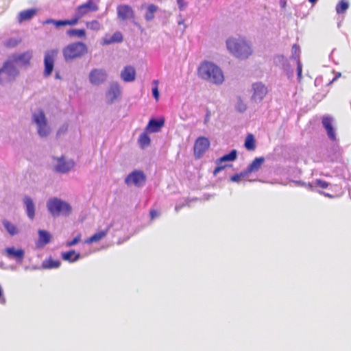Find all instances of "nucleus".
I'll return each mask as SVG.
<instances>
[{
    "mask_svg": "<svg viewBox=\"0 0 351 351\" xmlns=\"http://www.w3.org/2000/svg\"><path fill=\"white\" fill-rule=\"evenodd\" d=\"M146 182V176L141 170H134L125 178V183L127 185L134 184L136 187L143 186Z\"/></svg>",
    "mask_w": 351,
    "mask_h": 351,
    "instance_id": "1a4fd4ad",
    "label": "nucleus"
},
{
    "mask_svg": "<svg viewBox=\"0 0 351 351\" xmlns=\"http://www.w3.org/2000/svg\"><path fill=\"white\" fill-rule=\"evenodd\" d=\"M138 143L141 147L144 148L150 144V138L147 132L141 134L138 138Z\"/></svg>",
    "mask_w": 351,
    "mask_h": 351,
    "instance_id": "473e14b6",
    "label": "nucleus"
},
{
    "mask_svg": "<svg viewBox=\"0 0 351 351\" xmlns=\"http://www.w3.org/2000/svg\"><path fill=\"white\" fill-rule=\"evenodd\" d=\"M56 163L53 166V171L56 173L65 174L75 167V162L72 159H66L64 156L53 157Z\"/></svg>",
    "mask_w": 351,
    "mask_h": 351,
    "instance_id": "0eeeda50",
    "label": "nucleus"
},
{
    "mask_svg": "<svg viewBox=\"0 0 351 351\" xmlns=\"http://www.w3.org/2000/svg\"><path fill=\"white\" fill-rule=\"evenodd\" d=\"M225 167V166H218L217 167H216L213 171V173L214 175H217L219 172H220L223 168Z\"/></svg>",
    "mask_w": 351,
    "mask_h": 351,
    "instance_id": "3c124183",
    "label": "nucleus"
},
{
    "mask_svg": "<svg viewBox=\"0 0 351 351\" xmlns=\"http://www.w3.org/2000/svg\"><path fill=\"white\" fill-rule=\"evenodd\" d=\"M294 59L297 62V73H298V80H300L302 77V65L299 59L297 57H295Z\"/></svg>",
    "mask_w": 351,
    "mask_h": 351,
    "instance_id": "79ce46f5",
    "label": "nucleus"
},
{
    "mask_svg": "<svg viewBox=\"0 0 351 351\" xmlns=\"http://www.w3.org/2000/svg\"><path fill=\"white\" fill-rule=\"evenodd\" d=\"M341 75V73H337L335 77L333 78V80L330 82V83L335 82V80H337L339 77H340Z\"/></svg>",
    "mask_w": 351,
    "mask_h": 351,
    "instance_id": "864d4df0",
    "label": "nucleus"
},
{
    "mask_svg": "<svg viewBox=\"0 0 351 351\" xmlns=\"http://www.w3.org/2000/svg\"><path fill=\"white\" fill-rule=\"evenodd\" d=\"M7 256L10 259H14L16 263H21L25 256V251L23 249H16L9 247L5 249Z\"/></svg>",
    "mask_w": 351,
    "mask_h": 351,
    "instance_id": "a211bd4d",
    "label": "nucleus"
},
{
    "mask_svg": "<svg viewBox=\"0 0 351 351\" xmlns=\"http://www.w3.org/2000/svg\"><path fill=\"white\" fill-rule=\"evenodd\" d=\"M264 160H265V159L263 157L256 158L249 165V166L245 171L247 172V173L248 175L250 173L256 172L260 169V167H261L263 163L264 162Z\"/></svg>",
    "mask_w": 351,
    "mask_h": 351,
    "instance_id": "393cba45",
    "label": "nucleus"
},
{
    "mask_svg": "<svg viewBox=\"0 0 351 351\" xmlns=\"http://www.w3.org/2000/svg\"><path fill=\"white\" fill-rule=\"evenodd\" d=\"M61 265V262L58 260L49 258L43 262L42 267L44 269H51L58 268Z\"/></svg>",
    "mask_w": 351,
    "mask_h": 351,
    "instance_id": "cd10ccee",
    "label": "nucleus"
},
{
    "mask_svg": "<svg viewBox=\"0 0 351 351\" xmlns=\"http://www.w3.org/2000/svg\"><path fill=\"white\" fill-rule=\"evenodd\" d=\"M80 241V235H77L75 238H73L71 241H68L66 243V246L71 247V246L75 245L77 243H78Z\"/></svg>",
    "mask_w": 351,
    "mask_h": 351,
    "instance_id": "a18cd8bd",
    "label": "nucleus"
},
{
    "mask_svg": "<svg viewBox=\"0 0 351 351\" xmlns=\"http://www.w3.org/2000/svg\"><path fill=\"white\" fill-rule=\"evenodd\" d=\"M252 100L255 103H261L268 93L267 87L262 82H255L252 85Z\"/></svg>",
    "mask_w": 351,
    "mask_h": 351,
    "instance_id": "9d476101",
    "label": "nucleus"
},
{
    "mask_svg": "<svg viewBox=\"0 0 351 351\" xmlns=\"http://www.w3.org/2000/svg\"><path fill=\"white\" fill-rule=\"evenodd\" d=\"M66 35L71 38H84L86 36V31L84 29H70L66 31Z\"/></svg>",
    "mask_w": 351,
    "mask_h": 351,
    "instance_id": "7c9ffc66",
    "label": "nucleus"
},
{
    "mask_svg": "<svg viewBox=\"0 0 351 351\" xmlns=\"http://www.w3.org/2000/svg\"><path fill=\"white\" fill-rule=\"evenodd\" d=\"M322 125L326 131L328 137L332 141H337L335 128L333 127V119L330 116L322 117Z\"/></svg>",
    "mask_w": 351,
    "mask_h": 351,
    "instance_id": "f3484780",
    "label": "nucleus"
},
{
    "mask_svg": "<svg viewBox=\"0 0 351 351\" xmlns=\"http://www.w3.org/2000/svg\"><path fill=\"white\" fill-rule=\"evenodd\" d=\"M112 226H113V223H112L108 224L104 230H100V231H98V232H95L91 237H90L89 238L86 239L85 243L90 244V243H96V242L100 241L101 239H102L103 238H104L107 235L109 230Z\"/></svg>",
    "mask_w": 351,
    "mask_h": 351,
    "instance_id": "aec40b11",
    "label": "nucleus"
},
{
    "mask_svg": "<svg viewBox=\"0 0 351 351\" xmlns=\"http://www.w3.org/2000/svg\"><path fill=\"white\" fill-rule=\"evenodd\" d=\"M86 27L91 30L97 31L100 29L101 25L98 21L93 20V21L87 22Z\"/></svg>",
    "mask_w": 351,
    "mask_h": 351,
    "instance_id": "ea45409f",
    "label": "nucleus"
},
{
    "mask_svg": "<svg viewBox=\"0 0 351 351\" xmlns=\"http://www.w3.org/2000/svg\"><path fill=\"white\" fill-rule=\"evenodd\" d=\"M197 75L201 79L216 85H220L224 81L221 69L215 64L208 61H204L200 64L197 69Z\"/></svg>",
    "mask_w": 351,
    "mask_h": 351,
    "instance_id": "f03ea898",
    "label": "nucleus"
},
{
    "mask_svg": "<svg viewBox=\"0 0 351 351\" xmlns=\"http://www.w3.org/2000/svg\"><path fill=\"white\" fill-rule=\"evenodd\" d=\"M245 147L247 150H254L255 149V140L252 134L247 136L245 141Z\"/></svg>",
    "mask_w": 351,
    "mask_h": 351,
    "instance_id": "f704fd0d",
    "label": "nucleus"
},
{
    "mask_svg": "<svg viewBox=\"0 0 351 351\" xmlns=\"http://www.w3.org/2000/svg\"><path fill=\"white\" fill-rule=\"evenodd\" d=\"M32 122L37 125V132L39 136L43 138L50 133V128L47 125V121L44 112L38 110L32 114Z\"/></svg>",
    "mask_w": 351,
    "mask_h": 351,
    "instance_id": "423d86ee",
    "label": "nucleus"
},
{
    "mask_svg": "<svg viewBox=\"0 0 351 351\" xmlns=\"http://www.w3.org/2000/svg\"><path fill=\"white\" fill-rule=\"evenodd\" d=\"M57 20L53 19H48L45 20L43 23L44 24H53V25L56 24Z\"/></svg>",
    "mask_w": 351,
    "mask_h": 351,
    "instance_id": "8fccbe9b",
    "label": "nucleus"
},
{
    "mask_svg": "<svg viewBox=\"0 0 351 351\" xmlns=\"http://www.w3.org/2000/svg\"><path fill=\"white\" fill-rule=\"evenodd\" d=\"M56 27L66 26L65 25V20H57L56 24L54 25Z\"/></svg>",
    "mask_w": 351,
    "mask_h": 351,
    "instance_id": "09e8293b",
    "label": "nucleus"
},
{
    "mask_svg": "<svg viewBox=\"0 0 351 351\" xmlns=\"http://www.w3.org/2000/svg\"><path fill=\"white\" fill-rule=\"evenodd\" d=\"M99 9V7L95 4L93 0H88L85 3L78 5L75 12L82 18L84 16L89 12H96Z\"/></svg>",
    "mask_w": 351,
    "mask_h": 351,
    "instance_id": "dca6fc26",
    "label": "nucleus"
},
{
    "mask_svg": "<svg viewBox=\"0 0 351 351\" xmlns=\"http://www.w3.org/2000/svg\"><path fill=\"white\" fill-rule=\"evenodd\" d=\"M23 202L25 206V210L27 217L32 220L35 217V204L32 199L27 195H25L23 199Z\"/></svg>",
    "mask_w": 351,
    "mask_h": 351,
    "instance_id": "412c9836",
    "label": "nucleus"
},
{
    "mask_svg": "<svg viewBox=\"0 0 351 351\" xmlns=\"http://www.w3.org/2000/svg\"><path fill=\"white\" fill-rule=\"evenodd\" d=\"M55 78L56 80H60L62 78L59 72H56Z\"/></svg>",
    "mask_w": 351,
    "mask_h": 351,
    "instance_id": "5fc2aeb1",
    "label": "nucleus"
},
{
    "mask_svg": "<svg viewBox=\"0 0 351 351\" xmlns=\"http://www.w3.org/2000/svg\"><path fill=\"white\" fill-rule=\"evenodd\" d=\"M150 218L152 220L159 216V213L156 210H151L149 212Z\"/></svg>",
    "mask_w": 351,
    "mask_h": 351,
    "instance_id": "de8ad7c7",
    "label": "nucleus"
},
{
    "mask_svg": "<svg viewBox=\"0 0 351 351\" xmlns=\"http://www.w3.org/2000/svg\"><path fill=\"white\" fill-rule=\"evenodd\" d=\"M123 40L121 32L117 31L110 37H105L103 38L102 44L104 45H109L112 43H120Z\"/></svg>",
    "mask_w": 351,
    "mask_h": 351,
    "instance_id": "5701e85b",
    "label": "nucleus"
},
{
    "mask_svg": "<svg viewBox=\"0 0 351 351\" xmlns=\"http://www.w3.org/2000/svg\"><path fill=\"white\" fill-rule=\"evenodd\" d=\"M235 108L240 112H243L247 109V106L241 97H238L235 104Z\"/></svg>",
    "mask_w": 351,
    "mask_h": 351,
    "instance_id": "4c0bfd02",
    "label": "nucleus"
},
{
    "mask_svg": "<svg viewBox=\"0 0 351 351\" xmlns=\"http://www.w3.org/2000/svg\"><path fill=\"white\" fill-rule=\"evenodd\" d=\"M163 125L162 119H151L145 128V131L151 133L158 132Z\"/></svg>",
    "mask_w": 351,
    "mask_h": 351,
    "instance_id": "4be33fe9",
    "label": "nucleus"
},
{
    "mask_svg": "<svg viewBox=\"0 0 351 351\" xmlns=\"http://www.w3.org/2000/svg\"><path fill=\"white\" fill-rule=\"evenodd\" d=\"M249 175L247 173V172L244 170L243 171L241 172L240 173H237L233 175L230 177V181L233 182H239L242 179L247 177Z\"/></svg>",
    "mask_w": 351,
    "mask_h": 351,
    "instance_id": "c9c22d12",
    "label": "nucleus"
},
{
    "mask_svg": "<svg viewBox=\"0 0 351 351\" xmlns=\"http://www.w3.org/2000/svg\"><path fill=\"white\" fill-rule=\"evenodd\" d=\"M349 8V3L346 0H341L336 5V12L337 14L344 13Z\"/></svg>",
    "mask_w": 351,
    "mask_h": 351,
    "instance_id": "72a5a7b5",
    "label": "nucleus"
},
{
    "mask_svg": "<svg viewBox=\"0 0 351 351\" xmlns=\"http://www.w3.org/2000/svg\"><path fill=\"white\" fill-rule=\"evenodd\" d=\"M316 184L317 186L322 188V189H326L328 186V182H326V181L322 180H317Z\"/></svg>",
    "mask_w": 351,
    "mask_h": 351,
    "instance_id": "49530a36",
    "label": "nucleus"
},
{
    "mask_svg": "<svg viewBox=\"0 0 351 351\" xmlns=\"http://www.w3.org/2000/svg\"><path fill=\"white\" fill-rule=\"evenodd\" d=\"M38 10L36 8H31L23 10L19 12L18 20L20 23L32 19L37 13Z\"/></svg>",
    "mask_w": 351,
    "mask_h": 351,
    "instance_id": "b1692460",
    "label": "nucleus"
},
{
    "mask_svg": "<svg viewBox=\"0 0 351 351\" xmlns=\"http://www.w3.org/2000/svg\"><path fill=\"white\" fill-rule=\"evenodd\" d=\"M38 233L39 241L42 243L43 245H46L50 242L51 236L49 232L45 230H39Z\"/></svg>",
    "mask_w": 351,
    "mask_h": 351,
    "instance_id": "2f4dec72",
    "label": "nucleus"
},
{
    "mask_svg": "<svg viewBox=\"0 0 351 351\" xmlns=\"http://www.w3.org/2000/svg\"><path fill=\"white\" fill-rule=\"evenodd\" d=\"M19 74V70L12 61H5L0 68V84H4L14 80Z\"/></svg>",
    "mask_w": 351,
    "mask_h": 351,
    "instance_id": "39448f33",
    "label": "nucleus"
},
{
    "mask_svg": "<svg viewBox=\"0 0 351 351\" xmlns=\"http://www.w3.org/2000/svg\"><path fill=\"white\" fill-rule=\"evenodd\" d=\"M187 15L186 16H184V15H182L180 14V20H178L177 19V32L179 30H180L181 33L182 34L184 32V31L185 30L186 27V25L184 23V21H185V18L186 17Z\"/></svg>",
    "mask_w": 351,
    "mask_h": 351,
    "instance_id": "e433bc0d",
    "label": "nucleus"
},
{
    "mask_svg": "<svg viewBox=\"0 0 351 351\" xmlns=\"http://www.w3.org/2000/svg\"><path fill=\"white\" fill-rule=\"evenodd\" d=\"M136 70L134 66L128 65L123 67L120 73L121 79L125 82H132L136 79Z\"/></svg>",
    "mask_w": 351,
    "mask_h": 351,
    "instance_id": "6ab92c4d",
    "label": "nucleus"
},
{
    "mask_svg": "<svg viewBox=\"0 0 351 351\" xmlns=\"http://www.w3.org/2000/svg\"><path fill=\"white\" fill-rule=\"evenodd\" d=\"M292 50H293V58H294L295 57H297L298 58V57L297 56L295 55V53H296L297 51L298 50V47H297L296 45H294L292 47Z\"/></svg>",
    "mask_w": 351,
    "mask_h": 351,
    "instance_id": "603ef678",
    "label": "nucleus"
},
{
    "mask_svg": "<svg viewBox=\"0 0 351 351\" xmlns=\"http://www.w3.org/2000/svg\"><path fill=\"white\" fill-rule=\"evenodd\" d=\"M82 19L75 12L71 19H65V25L73 26Z\"/></svg>",
    "mask_w": 351,
    "mask_h": 351,
    "instance_id": "58836bf2",
    "label": "nucleus"
},
{
    "mask_svg": "<svg viewBox=\"0 0 351 351\" xmlns=\"http://www.w3.org/2000/svg\"><path fill=\"white\" fill-rule=\"evenodd\" d=\"M177 4L182 12L185 11L188 6V3L184 0H177Z\"/></svg>",
    "mask_w": 351,
    "mask_h": 351,
    "instance_id": "37998d69",
    "label": "nucleus"
},
{
    "mask_svg": "<svg viewBox=\"0 0 351 351\" xmlns=\"http://www.w3.org/2000/svg\"><path fill=\"white\" fill-rule=\"evenodd\" d=\"M117 13L118 19L121 21L134 19L135 16L132 8L126 4L118 5L117 7Z\"/></svg>",
    "mask_w": 351,
    "mask_h": 351,
    "instance_id": "2eb2a0df",
    "label": "nucleus"
},
{
    "mask_svg": "<svg viewBox=\"0 0 351 351\" xmlns=\"http://www.w3.org/2000/svg\"><path fill=\"white\" fill-rule=\"evenodd\" d=\"M58 54V49H53L47 50L44 55V71L43 75L45 77H48L51 75L53 68L55 59Z\"/></svg>",
    "mask_w": 351,
    "mask_h": 351,
    "instance_id": "6e6552de",
    "label": "nucleus"
},
{
    "mask_svg": "<svg viewBox=\"0 0 351 351\" xmlns=\"http://www.w3.org/2000/svg\"><path fill=\"white\" fill-rule=\"evenodd\" d=\"M322 193L324 195L326 196V197H330V198H331V197H333V195H330V194H329V193H325V192H322Z\"/></svg>",
    "mask_w": 351,
    "mask_h": 351,
    "instance_id": "4d7b16f0",
    "label": "nucleus"
},
{
    "mask_svg": "<svg viewBox=\"0 0 351 351\" xmlns=\"http://www.w3.org/2000/svg\"><path fill=\"white\" fill-rule=\"evenodd\" d=\"M210 147L208 138L204 136L198 137L194 143V156L196 158H200Z\"/></svg>",
    "mask_w": 351,
    "mask_h": 351,
    "instance_id": "f8f14e48",
    "label": "nucleus"
},
{
    "mask_svg": "<svg viewBox=\"0 0 351 351\" xmlns=\"http://www.w3.org/2000/svg\"><path fill=\"white\" fill-rule=\"evenodd\" d=\"M12 43V40L10 39L8 42V46H14V45L16 44V42H14L13 44Z\"/></svg>",
    "mask_w": 351,
    "mask_h": 351,
    "instance_id": "6e6d98bb",
    "label": "nucleus"
},
{
    "mask_svg": "<svg viewBox=\"0 0 351 351\" xmlns=\"http://www.w3.org/2000/svg\"><path fill=\"white\" fill-rule=\"evenodd\" d=\"M32 51L28 50L21 53L13 54L9 60L16 63L19 66L27 67L30 64V60L32 58Z\"/></svg>",
    "mask_w": 351,
    "mask_h": 351,
    "instance_id": "ddd939ff",
    "label": "nucleus"
},
{
    "mask_svg": "<svg viewBox=\"0 0 351 351\" xmlns=\"http://www.w3.org/2000/svg\"><path fill=\"white\" fill-rule=\"evenodd\" d=\"M152 84L154 85V86L152 87V95H153L154 98L156 101H158V99H159V97H160V93H159V90H158V80H154L152 82Z\"/></svg>",
    "mask_w": 351,
    "mask_h": 351,
    "instance_id": "a19ab883",
    "label": "nucleus"
},
{
    "mask_svg": "<svg viewBox=\"0 0 351 351\" xmlns=\"http://www.w3.org/2000/svg\"><path fill=\"white\" fill-rule=\"evenodd\" d=\"M228 51L240 60L247 59L253 53L252 45L244 37H230L226 41Z\"/></svg>",
    "mask_w": 351,
    "mask_h": 351,
    "instance_id": "f257e3e1",
    "label": "nucleus"
},
{
    "mask_svg": "<svg viewBox=\"0 0 351 351\" xmlns=\"http://www.w3.org/2000/svg\"><path fill=\"white\" fill-rule=\"evenodd\" d=\"M158 10V7L154 4H150L147 6L146 13L145 14V19L147 21H151L154 18V14Z\"/></svg>",
    "mask_w": 351,
    "mask_h": 351,
    "instance_id": "c756f323",
    "label": "nucleus"
},
{
    "mask_svg": "<svg viewBox=\"0 0 351 351\" xmlns=\"http://www.w3.org/2000/svg\"><path fill=\"white\" fill-rule=\"evenodd\" d=\"M86 52L87 47L82 42L71 43L62 49L63 57L66 62L80 58Z\"/></svg>",
    "mask_w": 351,
    "mask_h": 351,
    "instance_id": "20e7f679",
    "label": "nucleus"
},
{
    "mask_svg": "<svg viewBox=\"0 0 351 351\" xmlns=\"http://www.w3.org/2000/svg\"><path fill=\"white\" fill-rule=\"evenodd\" d=\"M80 254L76 253L74 250H69L68 252L62 253V258L64 261L69 263H74L80 259Z\"/></svg>",
    "mask_w": 351,
    "mask_h": 351,
    "instance_id": "a878e982",
    "label": "nucleus"
},
{
    "mask_svg": "<svg viewBox=\"0 0 351 351\" xmlns=\"http://www.w3.org/2000/svg\"><path fill=\"white\" fill-rule=\"evenodd\" d=\"M2 224L4 227V228L5 229V230L8 232V233L10 236H14V235L17 234L19 232L16 226L14 225V223H11L10 221H9L7 219H3L2 221Z\"/></svg>",
    "mask_w": 351,
    "mask_h": 351,
    "instance_id": "bb28decb",
    "label": "nucleus"
},
{
    "mask_svg": "<svg viewBox=\"0 0 351 351\" xmlns=\"http://www.w3.org/2000/svg\"><path fill=\"white\" fill-rule=\"evenodd\" d=\"M32 269H38V267H37L36 266H33V267H32Z\"/></svg>",
    "mask_w": 351,
    "mask_h": 351,
    "instance_id": "bf43d9fd",
    "label": "nucleus"
},
{
    "mask_svg": "<svg viewBox=\"0 0 351 351\" xmlns=\"http://www.w3.org/2000/svg\"><path fill=\"white\" fill-rule=\"evenodd\" d=\"M121 95V87L116 81L110 82L106 93V101L108 104H113Z\"/></svg>",
    "mask_w": 351,
    "mask_h": 351,
    "instance_id": "9b49d317",
    "label": "nucleus"
},
{
    "mask_svg": "<svg viewBox=\"0 0 351 351\" xmlns=\"http://www.w3.org/2000/svg\"><path fill=\"white\" fill-rule=\"evenodd\" d=\"M29 268H30V267H29V266H25V270H27V269H29Z\"/></svg>",
    "mask_w": 351,
    "mask_h": 351,
    "instance_id": "052dcab7",
    "label": "nucleus"
},
{
    "mask_svg": "<svg viewBox=\"0 0 351 351\" xmlns=\"http://www.w3.org/2000/svg\"><path fill=\"white\" fill-rule=\"evenodd\" d=\"M311 4H315L318 0H308Z\"/></svg>",
    "mask_w": 351,
    "mask_h": 351,
    "instance_id": "13d9d810",
    "label": "nucleus"
},
{
    "mask_svg": "<svg viewBox=\"0 0 351 351\" xmlns=\"http://www.w3.org/2000/svg\"><path fill=\"white\" fill-rule=\"evenodd\" d=\"M68 127L69 125L67 123H64L62 125H61L57 131V136H61L62 134H65L68 130Z\"/></svg>",
    "mask_w": 351,
    "mask_h": 351,
    "instance_id": "c03bdc74",
    "label": "nucleus"
},
{
    "mask_svg": "<svg viewBox=\"0 0 351 351\" xmlns=\"http://www.w3.org/2000/svg\"><path fill=\"white\" fill-rule=\"evenodd\" d=\"M237 158V151L235 149L232 150L229 154L223 156L216 160V164L219 165L223 162L233 161Z\"/></svg>",
    "mask_w": 351,
    "mask_h": 351,
    "instance_id": "c85d7f7f",
    "label": "nucleus"
},
{
    "mask_svg": "<svg viewBox=\"0 0 351 351\" xmlns=\"http://www.w3.org/2000/svg\"><path fill=\"white\" fill-rule=\"evenodd\" d=\"M107 73L103 69H93L90 71L88 79L93 85H100L107 80Z\"/></svg>",
    "mask_w": 351,
    "mask_h": 351,
    "instance_id": "4468645a",
    "label": "nucleus"
},
{
    "mask_svg": "<svg viewBox=\"0 0 351 351\" xmlns=\"http://www.w3.org/2000/svg\"><path fill=\"white\" fill-rule=\"evenodd\" d=\"M46 206L49 213L53 217L60 215L68 217L72 212V206L69 203L56 197L49 198L47 201Z\"/></svg>",
    "mask_w": 351,
    "mask_h": 351,
    "instance_id": "7ed1b4c3",
    "label": "nucleus"
}]
</instances>
